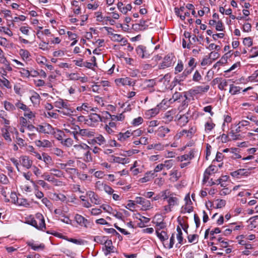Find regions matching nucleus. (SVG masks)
<instances>
[{"label":"nucleus","instance_id":"obj_1","mask_svg":"<svg viewBox=\"0 0 258 258\" xmlns=\"http://www.w3.org/2000/svg\"><path fill=\"white\" fill-rule=\"evenodd\" d=\"M29 223L38 229L43 230V228H45L44 218L40 213H37L35 215V217L30 220Z\"/></svg>","mask_w":258,"mask_h":258},{"label":"nucleus","instance_id":"obj_2","mask_svg":"<svg viewBox=\"0 0 258 258\" xmlns=\"http://www.w3.org/2000/svg\"><path fill=\"white\" fill-rule=\"evenodd\" d=\"M86 124L88 126L95 127L98 125L101 121L105 122L102 120V117L97 113H91L86 117Z\"/></svg>","mask_w":258,"mask_h":258},{"label":"nucleus","instance_id":"obj_3","mask_svg":"<svg viewBox=\"0 0 258 258\" xmlns=\"http://www.w3.org/2000/svg\"><path fill=\"white\" fill-rule=\"evenodd\" d=\"M63 130L67 132L73 134L74 138L77 139L76 135H78V131H79V126L75 123L68 124H64Z\"/></svg>","mask_w":258,"mask_h":258},{"label":"nucleus","instance_id":"obj_4","mask_svg":"<svg viewBox=\"0 0 258 258\" xmlns=\"http://www.w3.org/2000/svg\"><path fill=\"white\" fill-rule=\"evenodd\" d=\"M251 173L249 169H239L231 173V175L233 177L240 178L243 176H247Z\"/></svg>","mask_w":258,"mask_h":258},{"label":"nucleus","instance_id":"obj_5","mask_svg":"<svg viewBox=\"0 0 258 258\" xmlns=\"http://www.w3.org/2000/svg\"><path fill=\"white\" fill-rule=\"evenodd\" d=\"M218 170L217 167L213 165H211L207 168L204 172L203 182H206L209 179V176L216 173Z\"/></svg>","mask_w":258,"mask_h":258},{"label":"nucleus","instance_id":"obj_6","mask_svg":"<svg viewBox=\"0 0 258 258\" xmlns=\"http://www.w3.org/2000/svg\"><path fill=\"white\" fill-rule=\"evenodd\" d=\"M132 79L128 77L116 79L115 82L117 86H134L135 82H132Z\"/></svg>","mask_w":258,"mask_h":258},{"label":"nucleus","instance_id":"obj_7","mask_svg":"<svg viewBox=\"0 0 258 258\" xmlns=\"http://www.w3.org/2000/svg\"><path fill=\"white\" fill-rule=\"evenodd\" d=\"M170 130L166 126H159L158 129L155 131V134L157 137L160 138H163L166 137L167 135L169 133Z\"/></svg>","mask_w":258,"mask_h":258},{"label":"nucleus","instance_id":"obj_8","mask_svg":"<svg viewBox=\"0 0 258 258\" xmlns=\"http://www.w3.org/2000/svg\"><path fill=\"white\" fill-rule=\"evenodd\" d=\"M86 195L89 197L91 203L94 205H100L101 203L100 198L94 192L89 191L87 192Z\"/></svg>","mask_w":258,"mask_h":258},{"label":"nucleus","instance_id":"obj_9","mask_svg":"<svg viewBox=\"0 0 258 258\" xmlns=\"http://www.w3.org/2000/svg\"><path fill=\"white\" fill-rule=\"evenodd\" d=\"M75 219L77 223L81 226L88 228L90 224V222L81 215L76 214L75 216Z\"/></svg>","mask_w":258,"mask_h":258},{"label":"nucleus","instance_id":"obj_10","mask_svg":"<svg viewBox=\"0 0 258 258\" xmlns=\"http://www.w3.org/2000/svg\"><path fill=\"white\" fill-rule=\"evenodd\" d=\"M36 130L42 133L49 134L52 133L53 128L50 124L44 123L43 125H38L36 127Z\"/></svg>","mask_w":258,"mask_h":258},{"label":"nucleus","instance_id":"obj_11","mask_svg":"<svg viewBox=\"0 0 258 258\" xmlns=\"http://www.w3.org/2000/svg\"><path fill=\"white\" fill-rule=\"evenodd\" d=\"M104 246L103 247L102 249L104 251V254L107 255L111 252H114V246L112 245V242L111 240L108 239L105 241Z\"/></svg>","mask_w":258,"mask_h":258},{"label":"nucleus","instance_id":"obj_12","mask_svg":"<svg viewBox=\"0 0 258 258\" xmlns=\"http://www.w3.org/2000/svg\"><path fill=\"white\" fill-rule=\"evenodd\" d=\"M195 157V151L194 150H190L187 154L178 156L177 157V160L179 162H183L184 161H190Z\"/></svg>","mask_w":258,"mask_h":258},{"label":"nucleus","instance_id":"obj_13","mask_svg":"<svg viewBox=\"0 0 258 258\" xmlns=\"http://www.w3.org/2000/svg\"><path fill=\"white\" fill-rule=\"evenodd\" d=\"M19 162L23 167L27 169H29L32 166L33 163L32 161L27 156H21Z\"/></svg>","mask_w":258,"mask_h":258},{"label":"nucleus","instance_id":"obj_14","mask_svg":"<svg viewBox=\"0 0 258 258\" xmlns=\"http://www.w3.org/2000/svg\"><path fill=\"white\" fill-rule=\"evenodd\" d=\"M36 146L40 148H49L52 146L51 143L47 140H37L35 141Z\"/></svg>","mask_w":258,"mask_h":258},{"label":"nucleus","instance_id":"obj_15","mask_svg":"<svg viewBox=\"0 0 258 258\" xmlns=\"http://www.w3.org/2000/svg\"><path fill=\"white\" fill-rule=\"evenodd\" d=\"M131 137V132L127 131L125 133H119L116 135L117 140L121 142H123L126 141L130 137Z\"/></svg>","mask_w":258,"mask_h":258},{"label":"nucleus","instance_id":"obj_16","mask_svg":"<svg viewBox=\"0 0 258 258\" xmlns=\"http://www.w3.org/2000/svg\"><path fill=\"white\" fill-rule=\"evenodd\" d=\"M57 111L61 115L71 116L73 114L75 109L71 106H70L63 109H58Z\"/></svg>","mask_w":258,"mask_h":258},{"label":"nucleus","instance_id":"obj_17","mask_svg":"<svg viewBox=\"0 0 258 258\" xmlns=\"http://www.w3.org/2000/svg\"><path fill=\"white\" fill-rule=\"evenodd\" d=\"M12 127H3L1 129L2 136L8 142H11L12 141L10 135V132H12Z\"/></svg>","mask_w":258,"mask_h":258},{"label":"nucleus","instance_id":"obj_18","mask_svg":"<svg viewBox=\"0 0 258 258\" xmlns=\"http://www.w3.org/2000/svg\"><path fill=\"white\" fill-rule=\"evenodd\" d=\"M179 200L177 197H176L174 193L171 194L170 196L167 200L168 203V205L170 206L172 208L178 205Z\"/></svg>","mask_w":258,"mask_h":258},{"label":"nucleus","instance_id":"obj_19","mask_svg":"<svg viewBox=\"0 0 258 258\" xmlns=\"http://www.w3.org/2000/svg\"><path fill=\"white\" fill-rule=\"evenodd\" d=\"M78 134L85 137H92L94 136L95 132L89 129H80L79 127Z\"/></svg>","mask_w":258,"mask_h":258},{"label":"nucleus","instance_id":"obj_20","mask_svg":"<svg viewBox=\"0 0 258 258\" xmlns=\"http://www.w3.org/2000/svg\"><path fill=\"white\" fill-rule=\"evenodd\" d=\"M137 54L142 58H148L149 55L146 53V47L143 45H139L136 48Z\"/></svg>","mask_w":258,"mask_h":258},{"label":"nucleus","instance_id":"obj_21","mask_svg":"<svg viewBox=\"0 0 258 258\" xmlns=\"http://www.w3.org/2000/svg\"><path fill=\"white\" fill-rule=\"evenodd\" d=\"M92 142L96 143L99 146H102L106 144V140L102 135H98L92 140Z\"/></svg>","mask_w":258,"mask_h":258},{"label":"nucleus","instance_id":"obj_22","mask_svg":"<svg viewBox=\"0 0 258 258\" xmlns=\"http://www.w3.org/2000/svg\"><path fill=\"white\" fill-rule=\"evenodd\" d=\"M163 104H165V101L164 100H162V101L159 104L157 105L156 108L150 109L147 111V112L149 113L151 116H155L159 112V109L163 107L162 105Z\"/></svg>","mask_w":258,"mask_h":258},{"label":"nucleus","instance_id":"obj_23","mask_svg":"<svg viewBox=\"0 0 258 258\" xmlns=\"http://www.w3.org/2000/svg\"><path fill=\"white\" fill-rule=\"evenodd\" d=\"M170 179L173 181H177L181 177V173L177 170L173 169L170 173Z\"/></svg>","mask_w":258,"mask_h":258},{"label":"nucleus","instance_id":"obj_24","mask_svg":"<svg viewBox=\"0 0 258 258\" xmlns=\"http://www.w3.org/2000/svg\"><path fill=\"white\" fill-rule=\"evenodd\" d=\"M172 61L170 57L166 56L164 58L163 62L160 64V69H165L169 67L171 64Z\"/></svg>","mask_w":258,"mask_h":258},{"label":"nucleus","instance_id":"obj_25","mask_svg":"<svg viewBox=\"0 0 258 258\" xmlns=\"http://www.w3.org/2000/svg\"><path fill=\"white\" fill-rule=\"evenodd\" d=\"M194 70L192 69L186 68L182 73L178 77L179 81H183L186 78L190 75Z\"/></svg>","mask_w":258,"mask_h":258},{"label":"nucleus","instance_id":"obj_26","mask_svg":"<svg viewBox=\"0 0 258 258\" xmlns=\"http://www.w3.org/2000/svg\"><path fill=\"white\" fill-rule=\"evenodd\" d=\"M70 170L73 171L74 173H76L78 178L82 180H85L88 178L87 174L83 173H79L78 172H77V170L74 168H67L66 169V171L67 172H68Z\"/></svg>","mask_w":258,"mask_h":258},{"label":"nucleus","instance_id":"obj_27","mask_svg":"<svg viewBox=\"0 0 258 258\" xmlns=\"http://www.w3.org/2000/svg\"><path fill=\"white\" fill-rule=\"evenodd\" d=\"M156 233L157 237L162 242L168 238V235L165 231H162L160 232L158 229H156Z\"/></svg>","mask_w":258,"mask_h":258},{"label":"nucleus","instance_id":"obj_28","mask_svg":"<svg viewBox=\"0 0 258 258\" xmlns=\"http://www.w3.org/2000/svg\"><path fill=\"white\" fill-rule=\"evenodd\" d=\"M178 114H177V117H178V120L179 124L181 126L185 125L188 121V116L186 114L183 115H179L178 116Z\"/></svg>","mask_w":258,"mask_h":258},{"label":"nucleus","instance_id":"obj_29","mask_svg":"<svg viewBox=\"0 0 258 258\" xmlns=\"http://www.w3.org/2000/svg\"><path fill=\"white\" fill-rule=\"evenodd\" d=\"M24 111V116L26 118L31 120L34 119L35 117V113L34 112L32 111L28 107Z\"/></svg>","mask_w":258,"mask_h":258},{"label":"nucleus","instance_id":"obj_30","mask_svg":"<svg viewBox=\"0 0 258 258\" xmlns=\"http://www.w3.org/2000/svg\"><path fill=\"white\" fill-rule=\"evenodd\" d=\"M45 163L46 167H49V166L52 163V160L51 157L47 155L45 153H42V160Z\"/></svg>","mask_w":258,"mask_h":258},{"label":"nucleus","instance_id":"obj_31","mask_svg":"<svg viewBox=\"0 0 258 258\" xmlns=\"http://www.w3.org/2000/svg\"><path fill=\"white\" fill-rule=\"evenodd\" d=\"M154 172L152 171L147 172L144 177H142L139 179V181L141 183L146 182L150 180V179L153 177Z\"/></svg>","mask_w":258,"mask_h":258},{"label":"nucleus","instance_id":"obj_32","mask_svg":"<svg viewBox=\"0 0 258 258\" xmlns=\"http://www.w3.org/2000/svg\"><path fill=\"white\" fill-rule=\"evenodd\" d=\"M40 96L37 93H34V94L32 95L30 97V100L34 105L39 104L40 102Z\"/></svg>","mask_w":258,"mask_h":258},{"label":"nucleus","instance_id":"obj_33","mask_svg":"<svg viewBox=\"0 0 258 258\" xmlns=\"http://www.w3.org/2000/svg\"><path fill=\"white\" fill-rule=\"evenodd\" d=\"M36 183L45 190H49L50 189L51 186L44 180H38L36 181Z\"/></svg>","mask_w":258,"mask_h":258},{"label":"nucleus","instance_id":"obj_34","mask_svg":"<svg viewBox=\"0 0 258 258\" xmlns=\"http://www.w3.org/2000/svg\"><path fill=\"white\" fill-rule=\"evenodd\" d=\"M176 230L177 232V233L176 234V238L178 240V244H182L183 240L182 230L181 228L179 227V226H177Z\"/></svg>","mask_w":258,"mask_h":258},{"label":"nucleus","instance_id":"obj_35","mask_svg":"<svg viewBox=\"0 0 258 258\" xmlns=\"http://www.w3.org/2000/svg\"><path fill=\"white\" fill-rule=\"evenodd\" d=\"M229 135L232 140H242L243 136L239 133H234L233 131H231L229 133Z\"/></svg>","mask_w":258,"mask_h":258},{"label":"nucleus","instance_id":"obj_36","mask_svg":"<svg viewBox=\"0 0 258 258\" xmlns=\"http://www.w3.org/2000/svg\"><path fill=\"white\" fill-rule=\"evenodd\" d=\"M240 88L239 86H234L233 84L230 85L229 93L233 95L240 92Z\"/></svg>","mask_w":258,"mask_h":258},{"label":"nucleus","instance_id":"obj_37","mask_svg":"<svg viewBox=\"0 0 258 258\" xmlns=\"http://www.w3.org/2000/svg\"><path fill=\"white\" fill-rule=\"evenodd\" d=\"M0 86L5 87L8 89H10L12 87L10 81L5 77H3V79H0Z\"/></svg>","mask_w":258,"mask_h":258},{"label":"nucleus","instance_id":"obj_38","mask_svg":"<svg viewBox=\"0 0 258 258\" xmlns=\"http://www.w3.org/2000/svg\"><path fill=\"white\" fill-rule=\"evenodd\" d=\"M210 88L209 85H206L205 86H198L194 91L196 93H201L203 92H207Z\"/></svg>","mask_w":258,"mask_h":258},{"label":"nucleus","instance_id":"obj_39","mask_svg":"<svg viewBox=\"0 0 258 258\" xmlns=\"http://www.w3.org/2000/svg\"><path fill=\"white\" fill-rule=\"evenodd\" d=\"M28 245L30 246L34 250H38L39 249H43L44 248L43 244H37L31 242H28Z\"/></svg>","mask_w":258,"mask_h":258},{"label":"nucleus","instance_id":"obj_40","mask_svg":"<svg viewBox=\"0 0 258 258\" xmlns=\"http://www.w3.org/2000/svg\"><path fill=\"white\" fill-rule=\"evenodd\" d=\"M96 184H99V185L101 184L103 186V189L104 190V191L108 194H113L114 190L110 186L107 184H103L102 183H101L100 181L97 182Z\"/></svg>","mask_w":258,"mask_h":258},{"label":"nucleus","instance_id":"obj_41","mask_svg":"<svg viewBox=\"0 0 258 258\" xmlns=\"http://www.w3.org/2000/svg\"><path fill=\"white\" fill-rule=\"evenodd\" d=\"M199 236L197 234H190L187 236V239L189 243L196 244L198 242Z\"/></svg>","mask_w":258,"mask_h":258},{"label":"nucleus","instance_id":"obj_42","mask_svg":"<svg viewBox=\"0 0 258 258\" xmlns=\"http://www.w3.org/2000/svg\"><path fill=\"white\" fill-rule=\"evenodd\" d=\"M215 124L211 121L207 122L205 125L206 132H210L215 127Z\"/></svg>","mask_w":258,"mask_h":258},{"label":"nucleus","instance_id":"obj_43","mask_svg":"<svg viewBox=\"0 0 258 258\" xmlns=\"http://www.w3.org/2000/svg\"><path fill=\"white\" fill-rule=\"evenodd\" d=\"M51 153L58 157H62L63 155V151L58 148H53L51 149Z\"/></svg>","mask_w":258,"mask_h":258},{"label":"nucleus","instance_id":"obj_44","mask_svg":"<svg viewBox=\"0 0 258 258\" xmlns=\"http://www.w3.org/2000/svg\"><path fill=\"white\" fill-rule=\"evenodd\" d=\"M61 144L67 147H70L73 146L74 144V141L73 139L71 138H68L67 139H66L63 141H62L61 142Z\"/></svg>","mask_w":258,"mask_h":258},{"label":"nucleus","instance_id":"obj_45","mask_svg":"<svg viewBox=\"0 0 258 258\" xmlns=\"http://www.w3.org/2000/svg\"><path fill=\"white\" fill-rule=\"evenodd\" d=\"M141 205H142V208L145 210L149 209L151 207L150 202L149 200H146V199H143L141 204Z\"/></svg>","mask_w":258,"mask_h":258},{"label":"nucleus","instance_id":"obj_46","mask_svg":"<svg viewBox=\"0 0 258 258\" xmlns=\"http://www.w3.org/2000/svg\"><path fill=\"white\" fill-rule=\"evenodd\" d=\"M4 107L7 110L9 111H12L15 109V106L7 101L4 102Z\"/></svg>","mask_w":258,"mask_h":258},{"label":"nucleus","instance_id":"obj_47","mask_svg":"<svg viewBox=\"0 0 258 258\" xmlns=\"http://www.w3.org/2000/svg\"><path fill=\"white\" fill-rule=\"evenodd\" d=\"M183 64L181 60H178L177 64L175 68V74H177L183 70Z\"/></svg>","mask_w":258,"mask_h":258},{"label":"nucleus","instance_id":"obj_48","mask_svg":"<svg viewBox=\"0 0 258 258\" xmlns=\"http://www.w3.org/2000/svg\"><path fill=\"white\" fill-rule=\"evenodd\" d=\"M50 171L52 172L53 175L57 177H61L63 176V172L60 170L55 168H51L50 169Z\"/></svg>","mask_w":258,"mask_h":258},{"label":"nucleus","instance_id":"obj_49","mask_svg":"<svg viewBox=\"0 0 258 258\" xmlns=\"http://www.w3.org/2000/svg\"><path fill=\"white\" fill-rule=\"evenodd\" d=\"M146 85V88H152L156 85V83L155 80H147L145 81Z\"/></svg>","mask_w":258,"mask_h":258},{"label":"nucleus","instance_id":"obj_50","mask_svg":"<svg viewBox=\"0 0 258 258\" xmlns=\"http://www.w3.org/2000/svg\"><path fill=\"white\" fill-rule=\"evenodd\" d=\"M125 118L123 113L118 115H112L111 117V121H123Z\"/></svg>","mask_w":258,"mask_h":258},{"label":"nucleus","instance_id":"obj_51","mask_svg":"<svg viewBox=\"0 0 258 258\" xmlns=\"http://www.w3.org/2000/svg\"><path fill=\"white\" fill-rule=\"evenodd\" d=\"M171 192L168 190H164L160 192V197L163 198L164 200H168L171 195Z\"/></svg>","mask_w":258,"mask_h":258},{"label":"nucleus","instance_id":"obj_52","mask_svg":"<svg viewBox=\"0 0 258 258\" xmlns=\"http://www.w3.org/2000/svg\"><path fill=\"white\" fill-rule=\"evenodd\" d=\"M1 122L2 124H4L3 127H11L10 125V121L8 119V116L7 115V117H4L1 118Z\"/></svg>","mask_w":258,"mask_h":258},{"label":"nucleus","instance_id":"obj_53","mask_svg":"<svg viewBox=\"0 0 258 258\" xmlns=\"http://www.w3.org/2000/svg\"><path fill=\"white\" fill-rule=\"evenodd\" d=\"M143 122V118L142 117H138L137 118H134L132 122V124L134 126H138L140 124H141Z\"/></svg>","mask_w":258,"mask_h":258},{"label":"nucleus","instance_id":"obj_54","mask_svg":"<svg viewBox=\"0 0 258 258\" xmlns=\"http://www.w3.org/2000/svg\"><path fill=\"white\" fill-rule=\"evenodd\" d=\"M110 34L112 36L111 39L113 41L120 42L123 40V37L120 34H114L113 33H111Z\"/></svg>","mask_w":258,"mask_h":258},{"label":"nucleus","instance_id":"obj_55","mask_svg":"<svg viewBox=\"0 0 258 258\" xmlns=\"http://www.w3.org/2000/svg\"><path fill=\"white\" fill-rule=\"evenodd\" d=\"M35 187V195L38 199H42L44 197L43 193L38 190V186L37 185H34Z\"/></svg>","mask_w":258,"mask_h":258},{"label":"nucleus","instance_id":"obj_56","mask_svg":"<svg viewBox=\"0 0 258 258\" xmlns=\"http://www.w3.org/2000/svg\"><path fill=\"white\" fill-rule=\"evenodd\" d=\"M17 205L19 206H27L29 204L26 199L18 198L16 202Z\"/></svg>","mask_w":258,"mask_h":258},{"label":"nucleus","instance_id":"obj_57","mask_svg":"<svg viewBox=\"0 0 258 258\" xmlns=\"http://www.w3.org/2000/svg\"><path fill=\"white\" fill-rule=\"evenodd\" d=\"M202 79V77L198 71H196L193 75L192 81L194 82H199Z\"/></svg>","mask_w":258,"mask_h":258},{"label":"nucleus","instance_id":"obj_58","mask_svg":"<svg viewBox=\"0 0 258 258\" xmlns=\"http://www.w3.org/2000/svg\"><path fill=\"white\" fill-rule=\"evenodd\" d=\"M163 168H166L167 170L170 169L173 166V160H168L164 161V163H162Z\"/></svg>","mask_w":258,"mask_h":258},{"label":"nucleus","instance_id":"obj_59","mask_svg":"<svg viewBox=\"0 0 258 258\" xmlns=\"http://www.w3.org/2000/svg\"><path fill=\"white\" fill-rule=\"evenodd\" d=\"M0 32H3L9 36H12L13 34L10 28L5 27H0Z\"/></svg>","mask_w":258,"mask_h":258},{"label":"nucleus","instance_id":"obj_60","mask_svg":"<svg viewBox=\"0 0 258 258\" xmlns=\"http://www.w3.org/2000/svg\"><path fill=\"white\" fill-rule=\"evenodd\" d=\"M148 23V21L143 20H140V23L138 24L139 26L141 27L140 29L141 30H145L149 26V25L147 24Z\"/></svg>","mask_w":258,"mask_h":258},{"label":"nucleus","instance_id":"obj_61","mask_svg":"<svg viewBox=\"0 0 258 258\" xmlns=\"http://www.w3.org/2000/svg\"><path fill=\"white\" fill-rule=\"evenodd\" d=\"M243 43L245 46L249 47L252 45V40L250 37H246L244 38Z\"/></svg>","mask_w":258,"mask_h":258},{"label":"nucleus","instance_id":"obj_62","mask_svg":"<svg viewBox=\"0 0 258 258\" xmlns=\"http://www.w3.org/2000/svg\"><path fill=\"white\" fill-rule=\"evenodd\" d=\"M58 219H59L62 222L68 224H71L72 223V220H70L68 217L66 216L64 214L62 215L61 217H59Z\"/></svg>","mask_w":258,"mask_h":258},{"label":"nucleus","instance_id":"obj_63","mask_svg":"<svg viewBox=\"0 0 258 258\" xmlns=\"http://www.w3.org/2000/svg\"><path fill=\"white\" fill-rule=\"evenodd\" d=\"M129 162L128 158L116 157V163L125 164Z\"/></svg>","mask_w":258,"mask_h":258},{"label":"nucleus","instance_id":"obj_64","mask_svg":"<svg viewBox=\"0 0 258 258\" xmlns=\"http://www.w3.org/2000/svg\"><path fill=\"white\" fill-rule=\"evenodd\" d=\"M41 177L45 180H47L48 182H51L54 177H52L51 175L45 172L43 174L41 175Z\"/></svg>","mask_w":258,"mask_h":258}]
</instances>
